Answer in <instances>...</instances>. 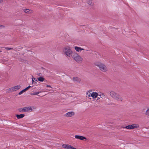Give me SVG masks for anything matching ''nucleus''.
<instances>
[{"label":"nucleus","mask_w":149,"mask_h":149,"mask_svg":"<svg viewBox=\"0 0 149 149\" xmlns=\"http://www.w3.org/2000/svg\"><path fill=\"white\" fill-rule=\"evenodd\" d=\"M27 87L30 88H31V86L29 85V86H28V87Z\"/></svg>","instance_id":"31"},{"label":"nucleus","mask_w":149,"mask_h":149,"mask_svg":"<svg viewBox=\"0 0 149 149\" xmlns=\"http://www.w3.org/2000/svg\"><path fill=\"white\" fill-rule=\"evenodd\" d=\"M97 98H98V99H100V98L102 97L100 95H98V96H97Z\"/></svg>","instance_id":"26"},{"label":"nucleus","mask_w":149,"mask_h":149,"mask_svg":"<svg viewBox=\"0 0 149 149\" xmlns=\"http://www.w3.org/2000/svg\"><path fill=\"white\" fill-rule=\"evenodd\" d=\"M19 112L21 113L27 112L28 111H32V109L30 107H24L22 108H19L18 109Z\"/></svg>","instance_id":"5"},{"label":"nucleus","mask_w":149,"mask_h":149,"mask_svg":"<svg viewBox=\"0 0 149 149\" xmlns=\"http://www.w3.org/2000/svg\"><path fill=\"white\" fill-rule=\"evenodd\" d=\"M5 28V26L2 25H0V28L3 29Z\"/></svg>","instance_id":"25"},{"label":"nucleus","mask_w":149,"mask_h":149,"mask_svg":"<svg viewBox=\"0 0 149 149\" xmlns=\"http://www.w3.org/2000/svg\"><path fill=\"white\" fill-rule=\"evenodd\" d=\"M87 3L89 5H92V0H89L87 1Z\"/></svg>","instance_id":"18"},{"label":"nucleus","mask_w":149,"mask_h":149,"mask_svg":"<svg viewBox=\"0 0 149 149\" xmlns=\"http://www.w3.org/2000/svg\"><path fill=\"white\" fill-rule=\"evenodd\" d=\"M20 149H21V148H20Z\"/></svg>","instance_id":"37"},{"label":"nucleus","mask_w":149,"mask_h":149,"mask_svg":"<svg viewBox=\"0 0 149 149\" xmlns=\"http://www.w3.org/2000/svg\"><path fill=\"white\" fill-rule=\"evenodd\" d=\"M29 89V88H28V87H26V88H25V89H24V90L26 91H27Z\"/></svg>","instance_id":"27"},{"label":"nucleus","mask_w":149,"mask_h":149,"mask_svg":"<svg viewBox=\"0 0 149 149\" xmlns=\"http://www.w3.org/2000/svg\"><path fill=\"white\" fill-rule=\"evenodd\" d=\"M74 49H75L76 51L79 52L80 51L84 50V49L81 48V47H75Z\"/></svg>","instance_id":"12"},{"label":"nucleus","mask_w":149,"mask_h":149,"mask_svg":"<svg viewBox=\"0 0 149 149\" xmlns=\"http://www.w3.org/2000/svg\"><path fill=\"white\" fill-rule=\"evenodd\" d=\"M8 90V92L9 91H14V89H13V87L10 88Z\"/></svg>","instance_id":"24"},{"label":"nucleus","mask_w":149,"mask_h":149,"mask_svg":"<svg viewBox=\"0 0 149 149\" xmlns=\"http://www.w3.org/2000/svg\"><path fill=\"white\" fill-rule=\"evenodd\" d=\"M1 52V51H0V52Z\"/></svg>","instance_id":"36"},{"label":"nucleus","mask_w":149,"mask_h":149,"mask_svg":"<svg viewBox=\"0 0 149 149\" xmlns=\"http://www.w3.org/2000/svg\"><path fill=\"white\" fill-rule=\"evenodd\" d=\"M72 57L77 62L81 61L83 60V58L76 53H74V54L72 55Z\"/></svg>","instance_id":"4"},{"label":"nucleus","mask_w":149,"mask_h":149,"mask_svg":"<svg viewBox=\"0 0 149 149\" xmlns=\"http://www.w3.org/2000/svg\"><path fill=\"white\" fill-rule=\"evenodd\" d=\"M46 87H49V88H52L51 86L49 85H47Z\"/></svg>","instance_id":"28"},{"label":"nucleus","mask_w":149,"mask_h":149,"mask_svg":"<svg viewBox=\"0 0 149 149\" xmlns=\"http://www.w3.org/2000/svg\"><path fill=\"white\" fill-rule=\"evenodd\" d=\"M5 49H6V50H10L13 49V48L6 47V48H5Z\"/></svg>","instance_id":"22"},{"label":"nucleus","mask_w":149,"mask_h":149,"mask_svg":"<svg viewBox=\"0 0 149 149\" xmlns=\"http://www.w3.org/2000/svg\"><path fill=\"white\" fill-rule=\"evenodd\" d=\"M26 91H25V90H22L21 91H20V92H19V93H18V94L19 95H21V94H22V93L24 92H26Z\"/></svg>","instance_id":"19"},{"label":"nucleus","mask_w":149,"mask_h":149,"mask_svg":"<svg viewBox=\"0 0 149 149\" xmlns=\"http://www.w3.org/2000/svg\"><path fill=\"white\" fill-rule=\"evenodd\" d=\"M72 149H76V148H75L74 147H73V148H72Z\"/></svg>","instance_id":"32"},{"label":"nucleus","mask_w":149,"mask_h":149,"mask_svg":"<svg viewBox=\"0 0 149 149\" xmlns=\"http://www.w3.org/2000/svg\"><path fill=\"white\" fill-rule=\"evenodd\" d=\"M13 89H14V91H15L16 90H18L21 87L20 85H17L16 86H14L13 87Z\"/></svg>","instance_id":"13"},{"label":"nucleus","mask_w":149,"mask_h":149,"mask_svg":"<svg viewBox=\"0 0 149 149\" xmlns=\"http://www.w3.org/2000/svg\"><path fill=\"white\" fill-rule=\"evenodd\" d=\"M110 95L114 99L118 101L122 102L123 100V98L119 94L115 93L113 91H112L110 93Z\"/></svg>","instance_id":"1"},{"label":"nucleus","mask_w":149,"mask_h":149,"mask_svg":"<svg viewBox=\"0 0 149 149\" xmlns=\"http://www.w3.org/2000/svg\"><path fill=\"white\" fill-rule=\"evenodd\" d=\"M146 115L149 116V109H148L147 111H146Z\"/></svg>","instance_id":"21"},{"label":"nucleus","mask_w":149,"mask_h":149,"mask_svg":"<svg viewBox=\"0 0 149 149\" xmlns=\"http://www.w3.org/2000/svg\"><path fill=\"white\" fill-rule=\"evenodd\" d=\"M3 2V0H0V3H2Z\"/></svg>","instance_id":"29"},{"label":"nucleus","mask_w":149,"mask_h":149,"mask_svg":"<svg viewBox=\"0 0 149 149\" xmlns=\"http://www.w3.org/2000/svg\"><path fill=\"white\" fill-rule=\"evenodd\" d=\"M19 61L22 62H26V60H24V59H23L22 58H20L19 60Z\"/></svg>","instance_id":"23"},{"label":"nucleus","mask_w":149,"mask_h":149,"mask_svg":"<svg viewBox=\"0 0 149 149\" xmlns=\"http://www.w3.org/2000/svg\"><path fill=\"white\" fill-rule=\"evenodd\" d=\"M64 52L66 56L69 57H70V56H72V55L74 54V53H72V52L70 50L69 47H65Z\"/></svg>","instance_id":"6"},{"label":"nucleus","mask_w":149,"mask_h":149,"mask_svg":"<svg viewBox=\"0 0 149 149\" xmlns=\"http://www.w3.org/2000/svg\"><path fill=\"white\" fill-rule=\"evenodd\" d=\"M33 79L34 80H36V79L35 78H34Z\"/></svg>","instance_id":"33"},{"label":"nucleus","mask_w":149,"mask_h":149,"mask_svg":"<svg viewBox=\"0 0 149 149\" xmlns=\"http://www.w3.org/2000/svg\"><path fill=\"white\" fill-rule=\"evenodd\" d=\"M113 104V105H115V104H112V105Z\"/></svg>","instance_id":"34"},{"label":"nucleus","mask_w":149,"mask_h":149,"mask_svg":"<svg viewBox=\"0 0 149 149\" xmlns=\"http://www.w3.org/2000/svg\"><path fill=\"white\" fill-rule=\"evenodd\" d=\"M16 116L17 119H19L23 118L24 116V114H17Z\"/></svg>","instance_id":"11"},{"label":"nucleus","mask_w":149,"mask_h":149,"mask_svg":"<svg viewBox=\"0 0 149 149\" xmlns=\"http://www.w3.org/2000/svg\"><path fill=\"white\" fill-rule=\"evenodd\" d=\"M41 92H34V93H30V95H37L38 94H39V93H40Z\"/></svg>","instance_id":"17"},{"label":"nucleus","mask_w":149,"mask_h":149,"mask_svg":"<svg viewBox=\"0 0 149 149\" xmlns=\"http://www.w3.org/2000/svg\"><path fill=\"white\" fill-rule=\"evenodd\" d=\"M121 127H122L123 128H126L128 130H132L135 128H138L139 127V126L136 124H133L129 125L125 127L122 126Z\"/></svg>","instance_id":"3"},{"label":"nucleus","mask_w":149,"mask_h":149,"mask_svg":"<svg viewBox=\"0 0 149 149\" xmlns=\"http://www.w3.org/2000/svg\"><path fill=\"white\" fill-rule=\"evenodd\" d=\"M95 65L99 68L100 70L103 72H105L107 70V67L105 65L102 63L96 62L95 63Z\"/></svg>","instance_id":"2"},{"label":"nucleus","mask_w":149,"mask_h":149,"mask_svg":"<svg viewBox=\"0 0 149 149\" xmlns=\"http://www.w3.org/2000/svg\"><path fill=\"white\" fill-rule=\"evenodd\" d=\"M32 83H34V80L33 79V78H32Z\"/></svg>","instance_id":"30"},{"label":"nucleus","mask_w":149,"mask_h":149,"mask_svg":"<svg viewBox=\"0 0 149 149\" xmlns=\"http://www.w3.org/2000/svg\"><path fill=\"white\" fill-rule=\"evenodd\" d=\"M89 95H88V96H91L93 97V98H95L97 97L98 96V94L96 92H93L89 94Z\"/></svg>","instance_id":"8"},{"label":"nucleus","mask_w":149,"mask_h":149,"mask_svg":"<svg viewBox=\"0 0 149 149\" xmlns=\"http://www.w3.org/2000/svg\"><path fill=\"white\" fill-rule=\"evenodd\" d=\"M73 80L76 82H80V80L79 78L77 77H74L73 78Z\"/></svg>","instance_id":"14"},{"label":"nucleus","mask_w":149,"mask_h":149,"mask_svg":"<svg viewBox=\"0 0 149 149\" xmlns=\"http://www.w3.org/2000/svg\"><path fill=\"white\" fill-rule=\"evenodd\" d=\"M23 11L26 13L28 14H31L33 13L32 10H30L29 9H24L23 10Z\"/></svg>","instance_id":"10"},{"label":"nucleus","mask_w":149,"mask_h":149,"mask_svg":"<svg viewBox=\"0 0 149 149\" xmlns=\"http://www.w3.org/2000/svg\"><path fill=\"white\" fill-rule=\"evenodd\" d=\"M70 145L68 144H63L62 145V146L63 148H67L68 146H69Z\"/></svg>","instance_id":"16"},{"label":"nucleus","mask_w":149,"mask_h":149,"mask_svg":"<svg viewBox=\"0 0 149 149\" xmlns=\"http://www.w3.org/2000/svg\"><path fill=\"white\" fill-rule=\"evenodd\" d=\"M73 146H71L70 145H69V146H68V148H66L67 149H72V148H73Z\"/></svg>","instance_id":"20"},{"label":"nucleus","mask_w":149,"mask_h":149,"mask_svg":"<svg viewBox=\"0 0 149 149\" xmlns=\"http://www.w3.org/2000/svg\"><path fill=\"white\" fill-rule=\"evenodd\" d=\"M38 81L40 82H42L44 81H46L44 78L42 77H38Z\"/></svg>","instance_id":"15"},{"label":"nucleus","mask_w":149,"mask_h":149,"mask_svg":"<svg viewBox=\"0 0 149 149\" xmlns=\"http://www.w3.org/2000/svg\"><path fill=\"white\" fill-rule=\"evenodd\" d=\"M38 96H41L40 95H38Z\"/></svg>","instance_id":"35"},{"label":"nucleus","mask_w":149,"mask_h":149,"mask_svg":"<svg viewBox=\"0 0 149 149\" xmlns=\"http://www.w3.org/2000/svg\"><path fill=\"white\" fill-rule=\"evenodd\" d=\"M75 138L81 140H83L84 139H86V137L80 135H76L75 136Z\"/></svg>","instance_id":"9"},{"label":"nucleus","mask_w":149,"mask_h":149,"mask_svg":"<svg viewBox=\"0 0 149 149\" xmlns=\"http://www.w3.org/2000/svg\"><path fill=\"white\" fill-rule=\"evenodd\" d=\"M74 112L72 111L69 112L65 114L64 116L67 117H69L74 116Z\"/></svg>","instance_id":"7"}]
</instances>
